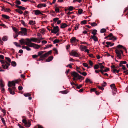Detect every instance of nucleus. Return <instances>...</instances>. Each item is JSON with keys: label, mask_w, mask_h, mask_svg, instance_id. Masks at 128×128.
<instances>
[{"label": "nucleus", "mask_w": 128, "mask_h": 128, "mask_svg": "<svg viewBox=\"0 0 128 128\" xmlns=\"http://www.w3.org/2000/svg\"><path fill=\"white\" fill-rule=\"evenodd\" d=\"M26 40L27 41V42L26 43V45L27 46H28L32 42H37L38 43H39L41 42L38 38H26Z\"/></svg>", "instance_id": "obj_1"}, {"label": "nucleus", "mask_w": 128, "mask_h": 128, "mask_svg": "<svg viewBox=\"0 0 128 128\" xmlns=\"http://www.w3.org/2000/svg\"><path fill=\"white\" fill-rule=\"evenodd\" d=\"M18 83V81L16 80V81H13L11 82H8V87L12 86V89L15 90L16 89V87L15 86V84Z\"/></svg>", "instance_id": "obj_2"}, {"label": "nucleus", "mask_w": 128, "mask_h": 128, "mask_svg": "<svg viewBox=\"0 0 128 128\" xmlns=\"http://www.w3.org/2000/svg\"><path fill=\"white\" fill-rule=\"evenodd\" d=\"M21 31L18 32V34L21 36H26L27 35V29L25 28H21Z\"/></svg>", "instance_id": "obj_3"}, {"label": "nucleus", "mask_w": 128, "mask_h": 128, "mask_svg": "<svg viewBox=\"0 0 128 128\" xmlns=\"http://www.w3.org/2000/svg\"><path fill=\"white\" fill-rule=\"evenodd\" d=\"M115 52L117 57L119 59H121L122 58L121 54H123L122 51L119 49H117L115 50Z\"/></svg>", "instance_id": "obj_4"}, {"label": "nucleus", "mask_w": 128, "mask_h": 128, "mask_svg": "<svg viewBox=\"0 0 128 128\" xmlns=\"http://www.w3.org/2000/svg\"><path fill=\"white\" fill-rule=\"evenodd\" d=\"M28 46L30 47H33L35 49H38L40 47V45L33 43H30V44Z\"/></svg>", "instance_id": "obj_5"}, {"label": "nucleus", "mask_w": 128, "mask_h": 128, "mask_svg": "<svg viewBox=\"0 0 128 128\" xmlns=\"http://www.w3.org/2000/svg\"><path fill=\"white\" fill-rule=\"evenodd\" d=\"M59 30V28L58 26H54L53 29L51 31L52 33L56 34Z\"/></svg>", "instance_id": "obj_6"}, {"label": "nucleus", "mask_w": 128, "mask_h": 128, "mask_svg": "<svg viewBox=\"0 0 128 128\" xmlns=\"http://www.w3.org/2000/svg\"><path fill=\"white\" fill-rule=\"evenodd\" d=\"M71 74L74 76L73 78V80H77L76 78L77 77L79 74L75 72H72L71 73Z\"/></svg>", "instance_id": "obj_7"}, {"label": "nucleus", "mask_w": 128, "mask_h": 128, "mask_svg": "<svg viewBox=\"0 0 128 128\" xmlns=\"http://www.w3.org/2000/svg\"><path fill=\"white\" fill-rule=\"evenodd\" d=\"M5 64L2 65L3 68L4 69H8L10 65V64L6 62H5Z\"/></svg>", "instance_id": "obj_8"}, {"label": "nucleus", "mask_w": 128, "mask_h": 128, "mask_svg": "<svg viewBox=\"0 0 128 128\" xmlns=\"http://www.w3.org/2000/svg\"><path fill=\"white\" fill-rule=\"evenodd\" d=\"M70 55L75 57H78L79 54L76 52L72 50L70 53Z\"/></svg>", "instance_id": "obj_9"}, {"label": "nucleus", "mask_w": 128, "mask_h": 128, "mask_svg": "<svg viewBox=\"0 0 128 128\" xmlns=\"http://www.w3.org/2000/svg\"><path fill=\"white\" fill-rule=\"evenodd\" d=\"M46 6V4L40 3L38 4L37 7L38 8H41L42 7H45Z\"/></svg>", "instance_id": "obj_10"}, {"label": "nucleus", "mask_w": 128, "mask_h": 128, "mask_svg": "<svg viewBox=\"0 0 128 128\" xmlns=\"http://www.w3.org/2000/svg\"><path fill=\"white\" fill-rule=\"evenodd\" d=\"M34 14L36 15H38L41 14L42 15H44L39 10H34Z\"/></svg>", "instance_id": "obj_11"}, {"label": "nucleus", "mask_w": 128, "mask_h": 128, "mask_svg": "<svg viewBox=\"0 0 128 128\" xmlns=\"http://www.w3.org/2000/svg\"><path fill=\"white\" fill-rule=\"evenodd\" d=\"M76 39L75 37H72L70 40V42L72 44H74L76 42Z\"/></svg>", "instance_id": "obj_12"}, {"label": "nucleus", "mask_w": 128, "mask_h": 128, "mask_svg": "<svg viewBox=\"0 0 128 128\" xmlns=\"http://www.w3.org/2000/svg\"><path fill=\"white\" fill-rule=\"evenodd\" d=\"M20 42L21 45H23L25 44L26 45V43L27 42V41L25 39L22 38L19 40Z\"/></svg>", "instance_id": "obj_13"}, {"label": "nucleus", "mask_w": 128, "mask_h": 128, "mask_svg": "<svg viewBox=\"0 0 128 128\" xmlns=\"http://www.w3.org/2000/svg\"><path fill=\"white\" fill-rule=\"evenodd\" d=\"M40 57V58L38 59V60L39 61L43 60L45 58L47 57V56H46V54H42Z\"/></svg>", "instance_id": "obj_14"}, {"label": "nucleus", "mask_w": 128, "mask_h": 128, "mask_svg": "<svg viewBox=\"0 0 128 128\" xmlns=\"http://www.w3.org/2000/svg\"><path fill=\"white\" fill-rule=\"evenodd\" d=\"M87 47L86 46H84L83 45H81L80 46V50L82 51H84L85 49H86Z\"/></svg>", "instance_id": "obj_15"}, {"label": "nucleus", "mask_w": 128, "mask_h": 128, "mask_svg": "<svg viewBox=\"0 0 128 128\" xmlns=\"http://www.w3.org/2000/svg\"><path fill=\"white\" fill-rule=\"evenodd\" d=\"M110 86L114 90V91L116 92V88L115 85L114 84H111L110 85Z\"/></svg>", "instance_id": "obj_16"}, {"label": "nucleus", "mask_w": 128, "mask_h": 128, "mask_svg": "<svg viewBox=\"0 0 128 128\" xmlns=\"http://www.w3.org/2000/svg\"><path fill=\"white\" fill-rule=\"evenodd\" d=\"M53 57L52 56H51L49 57L46 60V62H48L51 61L53 59Z\"/></svg>", "instance_id": "obj_17"}, {"label": "nucleus", "mask_w": 128, "mask_h": 128, "mask_svg": "<svg viewBox=\"0 0 128 128\" xmlns=\"http://www.w3.org/2000/svg\"><path fill=\"white\" fill-rule=\"evenodd\" d=\"M15 6L19 8L20 9H21L23 10H25L26 9V8L21 6H19L17 5H16Z\"/></svg>", "instance_id": "obj_18"}, {"label": "nucleus", "mask_w": 128, "mask_h": 128, "mask_svg": "<svg viewBox=\"0 0 128 128\" xmlns=\"http://www.w3.org/2000/svg\"><path fill=\"white\" fill-rule=\"evenodd\" d=\"M77 77L78 78L76 79H77V80H80V82H81L84 79V78L82 76L80 75L79 74H78Z\"/></svg>", "instance_id": "obj_19"}, {"label": "nucleus", "mask_w": 128, "mask_h": 128, "mask_svg": "<svg viewBox=\"0 0 128 128\" xmlns=\"http://www.w3.org/2000/svg\"><path fill=\"white\" fill-rule=\"evenodd\" d=\"M2 17L8 20L10 18V17L8 16L5 14H2Z\"/></svg>", "instance_id": "obj_20"}, {"label": "nucleus", "mask_w": 128, "mask_h": 128, "mask_svg": "<svg viewBox=\"0 0 128 128\" xmlns=\"http://www.w3.org/2000/svg\"><path fill=\"white\" fill-rule=\"evenodd\" d=\"M68 25L65 23H62L60 26V28H64L67 26Z\"/></svg>", "instance_id": "obj_21"}, {"label": "nucleus", "mask_w": 128, "mask_h": 128, "mask_svg": "<svg viewBox=\"0 0 128 128\" xmlns=\"http://www.w3.org/2000/svg\"><path fill=\"white\" fill-rule=\"evenodd\" d=\"M92 38L95 42H97L98 40V39L96 36H91Z\"/></svg>", "instance_id": "obj_22"}, {"label": "nucleus", "mask_w": 128, "mask_h": 128, "mask_svg": "<svg viewBox=\"0 0 128 128\" xmlns=\"http://www.w3.org/2000/svg\"><path fill=\"white\" fill-rule=\"evenodd\" d=\"M9 91L11 94H15L14 91V90H13L12 89L10 88H8Z\"/></svg>", "instance_id": "obj_23"}, {"label": "nucleus", "mask_w": 128, "mask_h": 128, "mask_svg": "<svg viewBox=\"0 0 128 128\" xmlns=\"http://www.w3.org/2000/svg\"><path fill=\"white\" fill-rule=\"evenodd\" d=\"M8 39V36H4L2 38V40L4 42L6 41Z\"/></svg>", "instance_id": "obj_24"}, {"label": "nucleus", "mask_w": 128, "mask_h": 128, "mask_svg": "<svg viewBox=\"0 0 128 128\" xmlns=\"http://www.w3.org/2000/svg\"><path fill=\"white\" fill-rule=\"evenodd\" d=\"M0 85L1 87H4V83L2 80H0Z\"/></svg>", "instance_id": "obj_25"}, {"label": "nucleus", "mask_w": 128, "mask_h": 128, "mask_svg": "<svg viewBox=\"0 0 128 128\" xmlns=\"http://www.w3.org/2000/svg\"><path fill=\"white\" fill-rule=\"evenodd\" d=\"M109 39L110 40H112L114 41L116 40V37L113 36L111 38H109Z\"/></svg>", "instance_id": "obj_26"}, {"label": "nucleus", "mask_w": 128, "mask_h": 128, "mask_svg": "<svg viewBox=\"0 0 128 128\" xmlns=\"http://www.w3.org/2000/svg\"><path fill=\"white\" fill-rule=\"evenodd\" d=\"M78 72L80 73V74H82V75L84 76H86L87 74L86 72H81L80 71H77Z\"/></svg>", "instance_id": "obj_27"}, {"label": "nucleus", "mask_w": 128, "mask_h": 128, "mask_svg": "<svg viewBox=\"0 0 128 128\" xmlns=\"http://www.w3.org/2000/svg\"><path fill=\"white\" fill-rule=\"evenodd\" d=\"M106 44L108 45H109L110 46H112L114 45V43H111L110 42H106Z\"/></svg>", "instance_id": "obj_28"}, {"label": "nucleus", "mask_w": 128, "mask_h": 128, "mask_svg": "<svg viewBox=\"0 0 128 128\" xmlns=\"http://www.w3.org/2000/svg\"><path fill=\"white\" fill-rule=\"evenodd\" d=\"M13 30L14 32L15 33L17 32L18 31V30L14 26H12Z\"/></svg>", "instance_id": "obj_29"}, {"label": "nucleus", "mask_w": 128, "mask_h": 128, "mask_svg": "<svg viewBox=\"0 0 128 128\" xmlns=\"http://www.w3.org/2000/svg\"><path fill=\"white\" fill-rule=\"evenodd\" d=\"M85 82L86 83H88V82H90V84H92V81H91L90 79H88V78H86L85 80Z\"/></svg>", "instance_id": "obj_30"}, {"label": "nucleus", "mask_w": 128, "mask_h": 128, "mask_svg": "<svg viewBox=\"0 0 128 128\" xmlns=\"http://www.w3.org/2000/svg\"><path fill=\"white\" fill-rule=\"evenodd\" d=\"M126 63V62L125 61H121L120 63L119 64V66H120V65L121 66H124L123 65H122V64H125Z\"/></svg>", "instance_id": "obj_31"}, {"label": "nucleus", "mask_w": 128, "mask_h": 128, "mask_svg": "<svg viewBox=\"0 0 128 128\" xmlns=\"http://www.w3.org/2000/svg\"><path fill=\"white\" fill-rule=\"evenodd\" d=\"M29 24L31 25H33L35 24V21L33 20H30L29 22Z\"/></svg>", "instance_id": "obj_32"}, {"label": "nucleus", "mask_w": 128, "mask_h": 128, "mask_svg": "<svg viewBox=\"0 0 128 128\" xmlns=\"http://www.w3.org/2000/svg\"><path fill=\"white\" fill-rule=\"evenodd\" d=\"M60 92L63 94H66L68 92V91L67 90H64L61 91Z\"/></svg>", "instance_id": "obj_33"}, {"label": "nucleus", "mask_w": 128, "mask_h": 128, "mask_svg": "<svg viewBox=\"0 0 128 128\" xmlns=\"http://www.w3.org/2000/svg\"><path fill=\"white\" fill-rule=\"evenodd\" d=\"M16 12H18L20 14H22L23 13V12L20 10L19 9H16L15 10Z\"/></svg>", "instance_id": "obj_34"}, {"label": "nucleus", "mask_w": 128, "mask_h": 128, "mask_svg": "<svg viewBox=\"0 0 128 128\" xmlns=\"http://www.w3.org/2000/svg\"><path fill=\"white\" fill-rule=\"evenodd\" d=\"M97 32V30H94L92 32V33L93 34V36L96 35Z\"/></svg>", "instance_id": "obj_35"}, {"label": "nucleus", "mask_w": 128, "mask_h": 128, "mask_svg": "<svg viewBox=\"0 0 128 128\" xmlns=\"http://www.w3.org/2000/svg\"><path fill=\"white\" fill-rule=\"evenodd\" d=\"M44 52L43 51H40L38 52V56H41L42 55V54L44 53Z\"/></svg>", "instance_id": "obj_36"}, {"label": "nucleus", "mask_w": 128, "mask_h": 128, "mask_svg": "<svg viewBox=\"0 0 128 128\" xmlns=\"http://www.w3.org/2000/svg\"><path fill=\"white\" fill-rule=\"evenodd\" d=\"M11 65L13 66H16V64L15 62L12 61L11 63Z\"/></svg>", "instance_id": "obj_37"}, {"label": "nucleus", "mask_w": 128, "mask_h": 128, "mask_svg": "<svg viewBox=\"0 0 128 128\" xmlns=\"http://www.w3.org/2000/svg\"><path fill=\"white\" fill-rule=\"evenodd\" d=\"M90 24L92 26H97V24L95 22H94L90 23Z\"/></svg>", "instance_id": "obj_38"}, {"label": "nucleus", "mask_w": 128, "mask_h": 128, "mask_svg": "<svg viewBox=\"0 0 128 128\" xmlns=\"http://www.w3.org/2000/svg\"><path fill=\"white\" fill-rule=\"evenodd\" d=\"M52 52L51 50H50L47 53H45L46 54L47 56H48L49 55H50L52 54Z\"/></svg>", "instance_id": "obj_39"}, {"label": "nucleus", "mask_w": 128, "mask_h": 128, "mask_svg": "<svg viewBox=\"0 0 128 128\" xmlns=\"http://www.w3.org/2000/svg\"><path fill=\"white\" fill-rule=\"evenodd\" d=\"M24 96L26 97L29 96H31V94L29 93H26L24 94Z\"/></svg>", "instance_id": "obj_40"}, {"label": "nucleus", "mask_w": 128, "mask_h": 128, "mask_svg": "<svg viewBox=\"0 0 128 128\" xmlns=\"http://www.w3.org/2000/svg\"><path fill=\"white\" fill-rule=\"evenodd\" d=\"M74 9V7L71 6H69L68 8V10L70 11H72V10Z\"/></svg>", "instance_id": "obj_41"}, {"label": "nucleus", "mask_w": 128, "mask_h": 128, "mask_svg": "<svg viewBox=\"0 0 128 128\" xmlns=\"http://www.w3.org/2000/svg\"><path fill=\"white\" fill-rule=\"evenodd\" d=\"M82 64L84 66L87 67V68H90V67L88 66V64L86 63H83Z\"/></svg>", "instance_id": "obj_42"}, {"label": "nucleus", "mask_w": 128, "mask_h": 128, "mask_svg": "<svg viewBox=\"0 0 128 128\" xmlns=\"http://www.w3.org/2000/svg\"><path fill=\"white\" fill-rule=\"evenodd\" d=\"M1 120L4 125L6 126V124L4 118H2Z\"/></svg>", "instance_id": "obj_43"}, {"label": "nucleus", "mask_w": 128, "mask_h": 128, "mask_svg": "<svg viewBox=\"0 0 128 128\" xmlns=\"http://www.w3.org/2000/svg\"><path fill=\"white\" fill-rule=\"evenodd\" d=\"M1 90L2 92L3 93H4L5 92V90L4 89V87H1Z\"/></svg>", "instance_id": "obj_44"}, {"label": "nucleus", "mask_w": 128, "mask_h": 128, "mask_svg": "<svg viewBox=\"0 0 128 128\" xmlns=\"http://www.w3.org/2000/svg\"><path fill=\"white\" fill-rule=\"evenodd\" d=\"M59 19V18H54L53 19V21L55 23H56L58 21V20Z\"/></svg>", "instance_id": "obj_45"}, {"label": "nucleus", "mask_w": 128, "mask_h": 128, "mask_svg": "<svg viewBox=\"0 0 128 128\" xmlns=\"http://www.w3.org/2000/svg\"><path fill=\"white\" fill-rule=\"evenodd\" d=\"M83 10L81 8H80L78 9V13L79 14H81L82 13Z\"/></svg>", "instance_id": "obj_46"}, {"label": "nucleus", "mask_w": 128, "mask_h": 128, "mask_svg": "<svg viewBox=\"0 0 128 128\" xmlns=\"http://www.w3.org/2000/svg\"><path fill=\"white\" fill-rule=\"evenodd\" d=\"M60 41V40H59L56 39L54 40L53 41V43L54 44H55L56 43H57L58 42Z\"/></svg>", "instance_id": "obj_47"}, {"label": "nucleus", "mask_w": 128, "mask_h": 128, "mask_svg": "<svg viewBox=\"0 0 128 128\" xmlns=\"http://www.w3.org/2000/svg\"><path fill=\"white\" fill-rule=\"evenodd\" d=\"M22 122L25 125H26L27 124V122L25 119H23Z\"/></svg>", "instance_id": "obj_48"}, {"label": "nucleus", "mask_w": 128, "mask_h": 128, "mask_svg": "<svg viewBox=\"0 0 128 128\" xmlns=\"http://www.w3.org/2000/svg\"><path fill=\"white\" fill-rule=\"evenodd\" d=\"M98 64L100 66V67L101 68L103 69L104 68V67L102 65V63H99Z\"/></svg>", "instance_id": "obj_49"}, {"label": "nucleus", "mask_w": 128, "mask_h": 128, "mask_svg": "<svg viewBox=\"0 0 128 128\" xmlns=\"http://www.w3.org/2000/svg\"><path fill=\"white\" fill-rule=\"evenodd\" d=\"M99 66L98 64H96L94 65V69H98L99 68Z\"/></svg>", "instance_id": "obj_50"}, {"label": "nucleus", "mask_w": 128, "mask_h": 128, "mask_svg": "<svg viewBox=\"0 0 128 128\" xmlns=\"http://www.w3.org/2000/svg\"><path fill=\"white\" fill-rule=\"evenodd\" d=\"M5 59H6L8 61V62H9L10 63L11 62V60L10 58L8 57H5Z\"/></svg>", "instance_id": "obj_51"}, {"label": "nucleus", "mask_w": 128, "mask_h": 128, "mask_svg": "<svg viewBox=\"0 0 128 128\" xmlns=\"http://www.w3.org/2000/svg\"><path fill=\"white\" fill-rule=\"evenodd\" d=\"M120 67H122V69L124 70H126L127 69V68L125 67L124 66H120Z\"/></svg>", "instance_id": "obj_52"}, {"label": "nucleus", "mask_w": 128, "mask_h": 128, "mask_svg": "<svg viewBox=\"0 0 128 128\" xmlns=\"http://www.w3.org/2000/svg\"><path fill=\"white\" fill-rule=\"evenodd\" d=\"M76 88L78 89H80L82 87V84H80L79 85H76Z\"/></svg>", "instance_id": "obj_53"}, {"label": "nucleus", "mask_w": 128, "mask_h": 128, "mask_svg": "<svg viewBox=\"0 0 128 128\" xmlns=\"http://www.w3.org/2000/svg\"><path fill=\"white\" fill-rule=\"evenodd\" d=\"M40 30V32L42 34H43L45 31L44 29L43 28H42Z\"/></svg>", "instance_id": "obj_54"}, {"label": "nucleus", "mask_w": 128, "mask_h": 128, "mask_svg": "<svg viewBox=\"0 0 128 128\" xmlns=\"http://www.w3.org/2000/svg\"><path fill=\"white\" fill-rule=\"evenodd\" d=\"M21 23L24 26H26V24L24 22L23 20H21Z\"/></svg>", "instance_id": "obj_55"}, {"label": "nucleus", "mask_w": 128, "mask_h": 128, "mask_svg": "<svg viewBox=\"0 0 128 128\" xmlns=\"http://www.w3.org/2000/svg\"><path fill=\"white\" fill-rule=\"evenodd\" d=\"M55 11L56 12H59L60 9L57 7H56L55 9Z\"/></svg>", "instance_id": "obj_56"}, {"label": "nucleus", "mask_w": 128, "mask_h": 128, "mask_svg": "<svg viewBox=\"0 0 128 128\" xmlns=\"http://www.w3.org/2000/svg\"><path fill=\"white\" fill-rule=\"evenodd\" d=\"M26 126L28 127L30 126L31 125L30 123V122H27V124L26 125H25Z\"/></svg>", "instance_id": "obj_57"}, {"label": "nucleus", "mask_w": 128, "mask_h": 128, "mask_svg": "<svg viewBox=\"0 0 128 128\" xmlns=\"http://www.w3.org/2000/svg\"><path fill=\"white\" fill-rule=\"evenodd\" d=\"M106 31V30L105 29L103 28L101 30L100 32L101 33H104Z\"/></svg>", "instance_id": "obj_58"}, {"label": "nucleus", "mask_w": 128, "mask_h": 128, "mask_svg": "<svg viewBox=\"0 0 128 128\" xmlns=\"http://www.w3.org/2000/svg\"><path fill=\"white\" fill-rule=\"evenodd\" d=\"M113 36L112 34V33H110L107 36H106V37H109L110 38H111Z\"/></svg>", "instance_id": "obj_59"}, {"label": "nucleus", "mask_w": 128, "mask_h": 128, "mask_svg": "<svg viewBox=\"0 0 128 128\" xmlns=\"http://www.w3.org/2000/svg\"><path fill=\"white\" fill-rule=\"evenodd\" d=\"M53 50L54 51H55V52L56 54H58V52L56 48H54L53 49Z\"/></svg>", "instance_id": "obj_60"}, {"label": "nucleus", "mask_w": 128, "mask_h": 128, "mask_svg": "<svg viewBox=\"0 0 128 128\" xmlns=\"http://www.w3.org/2000/svg\"><path fill=\"white\" fill-rule=\"evenodd\" d=\"M98 88L102 90H104V88L102 86H98Z\"/></svg>", "instance_id": "obj_61"}, {"label": "nucleus", "mask_w": 128, "mask_h": 128, "mask_svg": "<svg viewBox=\"0 0 128 128\" xmlns=\"http://www.w3.org/2000/svg\"><path fill=\"white\" fill-rule=\"evenodd\" d=\"M16 3L18 4H21V2L19 0H16Z\"/></svg>", "instance_id": "obj_62"}, {"label": "nucleus", "mask_w": 128, "mask_h": 128, "mask_svg": "<svg viewBox=\"0 0 128 128\" xmlns=\"http://www.w3.org/2000/svg\"><path fill=\"white\" fill-rule=\"evenodd\" d=\"M96 89L95 88H93L90 89V92H96Z\"/></svg>", "instance_id": "obj_63"}, {"label": "nucleus", "mask_w": 128, "mask_h": 128, "mask_svg": "<svg viewBox=\"0 0 128 128\" xmlns=\"http://www.w3.org/2000/svg\"><path fill=\"white\" fill-rule=\"evenodd\" d=\"M109 70L110 68H105L104 70V71L105 72H107L109 71Z\"/></svg>", "instance_id": "obj_64"}]
</instances>
